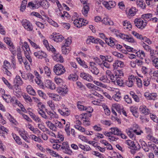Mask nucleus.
Segmentation results:
<instances>
[{
    "label": "nucleus",
    "mask_w": 158,
    "mask_h": 158,
    "mask_svg": "<svg viewBox=\"0 0 158 158\" xmlns=\"http://www.w3.org/2000/svg\"><path fill=\"white\" fill-rule=\"evenodd\" d=\"M22 44L21 48L24 51L25 56L31 64L32 62V60L30 55L31 52L29 45L26 42H24L23 43H22Z\"/></svg>",
    "instance_id": "1"
},
{
    "label": "nucleus",
    "mask_w": 158,
    "mask_h": 158,
    "mask_svg": "<svg viewBox=\"0 0 158 158\" xmlns=\"http://www.w3.org/2000/svg\"><path fill=\"white\" fill-rule=\"evenodd\" d=\"M47 126L50 128L54 131L56 130L57 128H61L63 127V126L60 122L56 120L54 124H53L51 122L47 121L46 123Z\"/></svg>",
    "instance_id": "2"
},
{
    "label": "nucleus",
    "mask_w": 158,
    "mask_h": 158,
    "mask_svg": "<svg viewBox=\"0 0 158 158\" xmlns=\"http://www.w3.org/2000/svg\"><path fill=\"white\" fill-rule=\"evenodd\" d=\"M53 71L56 75H60L65 73L66 70L62 65L58 64L54 66Z\"/></svg>",
    "instance_id": "3"
},
{
    "label": "nucleus",
    "mask_w": 158,
    "mask_h": 158,
    "mask_svg": "<svg viewBox=\"0 0 158 158\" xmlns=\"http://www.w3.org/2000/svg\"><path fill=\"white\" fill-rule=\"evenodd\" d=\"M134 23L135 26L138 28L143 29L147 25V22H145L141 18H136L134 20Z\"/></svg>",
    "instance_id": "4"
},
{
    "label": "nucleus",
    "mask_w": 158,
    "mask_h": 158,
    "mask_svg": "<svg viewBox=\"0 0 158 158\" xmlns=\"http://www.w3.org/2000/svg\"><path fill=\"white\" fill-rule=\"evenodd\" d=\"M45 86L52 90L56 88L55 84L51 81L47 80L44 85L42 80H40V87L44 89Z\"/></svg>",
    "instance_id": "5"
},
{
    "label": "nucleus",
    "mask_w": 158,
    "mask_h": 158,
    "mask_svg": "<svg viewBox=\"0 0 158 158\" xmlns=\"http://www.w3.org/2000/svg\"><path fill=\"white\" fill-rule=\"evenodd\" d=\"M89 67L88 68L89 70L95 75H97L99 73V71L98 69L95 66L96 64L93 62H89Z\"/></svg>",
    "instance_id": "6"
},
{
    "label": "nucleus",
    "mask_w": 158,
    "mask_h": 158,
    "mask_svg": "<svg viewBox=\"0 0 158 158\" xmlns=\"http://www.w3.org/2000/svg\"><path fill=\"white\" fill-rule=\"evenodd\" d=\"M72 20L73 21V23L75 26L77 27L80 28L82 26L85 25V23H87V22L86 20H85L82 19H79V20L78 19H74L73 18H72Z\"/></svg>",
    "instance_id": "7"
},
{
    "label": "nucleus",
    "mask_w": 158,
    "mask_h": 158,
    "mask_svg": "<svg viewBox=\"0 0 158 158\" xmlns=\"http://www.w3.org/2000/svg\"><path fill=\"white\" fill-rule=\"evenodd\" d=\"M111 133L114 135H120L123 139H126L127 136L124 134H123L121 131L117 127L111 128Z\"/></svg>",
    "instance_id": "8"
},
{
    "label": "nucleus",
    "mask_w": 158,
    "mask_h": 158,
    "mask_svg": "<svg viewBox=\"0 0 158 158\" xmlns=\"http://www.w3.org/2000/svg\"><path fill=\"white\" fill-rule=\"evenodd\" d=\"M80 77L84 80L89 82L93 81V78L91 75L84 72H82L80 74Z\"/></svg>",
    "instance_id": "9"
},
{
    "label": "nucleus",
    "mask_w": 158,
    "mask_h": 158,
    "mask_svg": "<svg viewBox=\"0 0 158 158\" xmlns=\"http://www.w3.org/2000/svg\"><path fill=\"white\" fill-rule=\"evenodd\" d=\"M50 38L57 42H61L64 38L61 35L53 33L50 36Z\"/></svg>",
    "instance_id": "10"
},
{
    "label": "nucleus",
    "mask_w": 158,
    "mask_h": 158,
    "mask_svg": "<svg viewBox=\"0 0 158 158\" xmlns=\"http://www.w3.org/2000/svg\"><path fill=\"white\" fill-rule=\"evenodd\" d=\"M136 78L131 75L128 77V80L125 82L126 85L129 87H132L134 85V82H136Z\"/></svg>",
    "instance_id": "11"
},
{
    "label": "nucleus",
    "mask_w": 158,
    "mask_h": 158,
    "mask_svg": "<svg viewBox=\"0 0 158 158\" xmlns=\"http://www.w3.org/2000/svg\"><path fill=\"white\" fill-rule=\"evenodd\" d=\"M109 1H104L103 2V5L108 10H110L111 8L114 7L116 4L114 1L108 0Z\"/></svg>",
    "instance_id": "12"
},
{
    "label": "nucleus",
    "mask_w": 158,
    "mask_h": 158,
    "mask_svg": "<svg viewBox=\"0 0 158 158\" xmlns=\"http://www.w3.org/2000/svg\"><path fill=\"white\" fill-rule=\"evenodd\" d=\"M22 23L24 27L28 31H31L32 27L31 23L26 19H23L22 21Z\"/></svg>",
    "instance_id": "13"
},
{
    "label": "nucleus",
    "mask_w": 158,
    "mask_h": 158,
    "mask_svg": "<svg viewBox=\"0 0 158 158\" xmlns=\"http://www.w3.org/2000/svg\"><path fill=\"white\" fill-rule=\"evenodd\" d=\"M42 42L43 44L48 50L51 51L53 52L55 51V48L51 45H49L47 40L43 39Z\"/></svg>",
    "instance_id": "14"
},
{
    "label": "nucleus",
    "mask_w": 158,
    "mask_h": 158,
    "mask_svg": "<svg viewBox=\"0 0 158 158\" xmlns=\"http://www.w3.org/2000/svg\"><path fill=\"white\" fill-rule=\"evenodd\" d=\"M131 130L133 131L134 133H135L137 135H140L141 133H143L142 131H137V129H131L129 130H126V132L127 135L129 136L130 138H134V134L133 132L131 131Z\"/></svg>",
    "instance_id": "15"
},
{
    "label": "nucleus",
    "mask_w": 158,
    "mask_h": 158,
    "mask_svg": "<svg viewBox=\"0 0 158 158\" xmlns=\"http://www.w3.org/2000/svg\"><path fill=\"white\" fill-rule=\"evenodd\" d=\"M17 130L22 137L27 142L29 143L28 138L26 135V133L24 130L22 128H17Z\"/></svg>",
    "instance_id": "16"
},
{
    "label": "nucleus",
    "mask_w": 158,
    "mask_h": 158,
    "mask_svg": "<svg viewBox=\"0 0 158 158\" xmlns=\"http://www.w3.org/2000/svg\"><path fill=\"white\" fill-rule=\"evenodd\" d=\"M14 82L15 84V87H16L18 89V86L21 85L23 84V81L21 79L19 75H17L15 78Z\"/></svg>",
    "instance_id": "17"
},
{
    "label": "nucleus",
    "mask_w": 158,
    "mask_h": 158,
    "mask_svg": "<svg viewBox=\"0 0 158 158\" xmlns=\"http://www.w3.org/2000/svg\"><path fill=\"white\" fill-rule=\"evenodd\" d=\"M113 66L114 69H117L118 67L123 68L124 66V63L121 61L116 60L113 63Z\"/></svg>",
    "instance_id": "18"
},
{
    "label": "nucleus",
    "mask_w": 158,
    "mask_h": 158,
    "mask_svg": "<svg viewBox=\"0 0 158 158\" xmlns=\"http://www.w3.org/2000/svg\"><path fill=\"white\" fill-rule=\"evenodd\" d=\"M137 10L135 7H132L129 9L128 11H126V14L128 16H133L135 15Z\"/></svg>",
    "instance_id": "19"
},
{
    "label": "nucleus",
    "mask_w": 158,
    "mask_h": 158,
    "mask_svg": "<svg viewBox=\"0 0 158 158\" xmlns=\"http://www.w3.org/2000/svg\"><path fill=\"white\" fill-rule=\"evenodd\" d=\"M39 1H35L34 2H29L28 3L27 6L33 9L38 8L39 7Z\"/></svg>",
    "instance_id": "20"
},
{
    "label": "nucleus",
    "mask_w": 158,
    "mask_h": 158,
    "mask_svg": "<svg viewBox=\"0 0 158 158\" xmlns=\"http://www.w3.org/2000/svg\"><path fill=\"white\" fill-rule=\"evenodd\" d=\"M106 43L111 47L115 48L114 45L117 43L116 41L113 38L110 37L109 38L106 39Z\"/></svg>",
    "instance_id": "21"
},
{
    "label": "nucleus",
    "mask_w": 158,
    "mask_h": 158,
    "mask_svg": "<svg viewBox=\"0 0 158 158\" xmlns=\"http://www.w3.org/2000/svg\"><path fill=\"white\" fill-rule=\"evenodd\" d=\"M53 58L54 60L60 63H63L64 61V58L62 56L59 54H55L53 56Z\"/></svg>",
    "instance_id": "22"
},
{
    "label": "nucleus",
    "mask_w": 158,
    "mask_h": 158,
    "mask_svg": "<svg viewBox=\"0 0 158 158\" xmlns=\"http://www.w3.org/2000/svg\"><path fill=\"white\" fill-rule=\"evenodd\" d=\"M144 96L148 100H154L157 97V94L156 93L148 94L147 93L145 94Z\"/></svg>",
    "instance_id": "23"
},
{
    "label": "nucleus",
    "mask_w": 158,
    "mask_h": 158,
    "mask_svg": "<svg viewBox=\"0 0 158 158\" xmlns=\"http://www.w3.org/2000/svg\"><path fill=\"white\" fill-rule=\"evenodd\" d=\"M139 109L140 112L146 115L148 114L150 112L149 110L144 105L140 106Z\"/></svg>",
    "instance_id": "24"
},
{
    "label": "nucleus",
    "mask_w": 158,
    "mask_h": 158,
    "mask_svg": "<svg viewBox=\"0 0 158 158\" xmlns=\"http://www.w3.org/2000/svg\"><path fill=\"white\" fill-rule=\"evenodd\" d=\"M118 91H115V94L112 96V98L115 101L118 102L121 100V94L118 90Z\"/></svg>",
    "instance_id": "25"
},
{
    "label": "nucleus",
    "mask_w": 158,
    "mask_h": 158,
    "mask_svg": "<svg viewBox=\"0 0 158 158\" xmlns=\"http://www.w3.org/2000/svg\"><path fill=\"white\" fill-rule=\"evenodd\" d=\"M48 95L49 97L55 101H59L61 98L60 96L56 94L49 93L48 94Z\"/></svg>",
    "instance_id": "26"
},
{
    "label": "nucleus",
    "mask_w": 158,
    "mask_h": 158,
    "mask_svg": "<svg viewBox=\"0 0 158 158\" xmlns=\"http://www.w3.org/2000/svg\"><path fill=\"white\" fill-rule=\"evenodd\" d=\"M114 73L116 78H121V77L124 76V73L121 70H116L114 71Z\"/></svg>",
    "instance_id": "27"
},
{
    "label": "nucleus",
    "mask_w": 158,
    "mask_h": 158,
    "mask_svg": "<svg viewBox=\"0 0 158 158\" xmlns=\"http://www.w3.org/2000/svg\"><path fill=\"white\" fill-rule=\"evenodd\" d=\"M70 48L69 47L66 46L65 45H63L61 47V51L63 54L67 55L70 52Z\"/></svg>",
    "instance_id": "28"
},
{
    "label": "nucleus",
    "mask_w": 158,
    "mask_h": 158,
    "mask_svg": "<svg viewBox=\"0 0 158 158\" xmlns=\"http://www.w3.org/2000/svg\"><path fill=\"white\" fill-rule=\"evenodd\" d=\"M48 56L46 53L43 51H41L40 52V59L44 60L46 62L49 61V60L47 58Z\"/></svg>",
    "instance_id": "29"
},
{
    "label": "nucleus",
    "mask_w": 158,
    "mask_h": 158,
    "mask_svg": "<svg viewBox=\"0 0 158 158\" xmlns=\"http://www.w3.org/2000/svg\"><path fill=\"white\" fill-rule=\"evenodd\" d=\"M26 89L27 92L29 94L33 96L35 95V92L31 85H28Z\"/></svg>",
    "instance_id": "30"
},
{
    "label": "nucleus",
    "mask_w": 158,
    "mask_h": 158,
    "mask_svg": "<svg viewBox=\"0 0 158 158\" xmlns=\"http://www.w3.org/2000/svg\"><path fill=\"white\" fill-rule=\"evenodd\" d=\"M102 21L103 23L107 25H111L113 24V22L107 17L104 18Z\"/></svg>",
    "instance_id": "31"
},
{
    "label": "nucleus",
    "mask_w": 158,
    "mask_h": 158,
    "mask_svg": "<svg viewBox=\"0 0 158 158\" xmlns=\"http://www.w3.org/2000/svg\"><path fill=\"white\" fill-rule=\"evenodd\" d=\"M99 64L104 70L106 69L105 68H107L108 69H110V64L106 61H102V63H99Z\"/></svg>",
    "instance_id": "32"
},
{
    "label": "nucleus",
    "mask_w": 158,
    "mask_h": 158,
    "mask_svg": "<svg viewBox=\"0 0 158 158\" xmlns=\"http://www.w3.org/2000/svg\"><path fill=\"white\" fill-rule=\"evenodd\" d=\"M57 91L60 94L62 95H64L66 94L68 91L67 88H63L61 87H59L57 89Z\"/></svg>",
    "instance_id": "33"
},
{
    "label": "nucleus",
    "mask_w": 158,
    "mask_h": 158,
    "mask_svg": "<svg viewBox=\"0 0 158 158\" xmlns=\"http://www.w3.org/2000/svg\"><path fill=\"white\" fill-rule=\"evenodd\" d=\"M40 6L43 8L47 9L49 7L47 1V0H40Z\"/></svg>",
    "instance_id": "34"
},
{
    "label": "nucleus",
    "mask_w": 158,
    "mask_h": 158,
    "mask_svg": "<svg viewBox=\"0 0 158 158\" xmlns=\"http://www.w3.org/2000/svg\"><path fill=\"white\" fill-rule=\"evenodd\" d=\"M89 10V7L88 5L86 4L85 5H84L82 10V14L84 16H86Z\"/></svg>",
    "instance_id": "35"
},
{
    "label": "nucleus",
    "mask_w": 158,
    "mask_h": 158,
    "mask_svg": "<svg viewBox=\"0 0 158 158\" xmlns=\"http://www.w3.org/2000/svg\"><path fill=\"white\" fill-rule=\"evenodd\" d=\"M152 17V14L150 13L144 14L142 15V18L143 19L145 22H147L148 20H150Z\"/></svg>",
    "instance_id": "36"
},
{
    "label": "nucleus",
    "mask_w": 158,
    "mask_h": 158,
    "mask_svg": "<svg viewBox=\"0 0 158 158\" xmlns=\"http://www.w3.org/2000/svg\"><path fill=\"white\" fill-rule=\"evenodd\" d=\"M76 60L78 63L84 68H88V66L86 64L84 60H82L80 58H77Z\"/></svg>",
    "instance_id": "37"
},
{
    "label": "nucleus",
    "mask_w": 158,
    "mask_h": 158,
    "mask_svg": "<svg viewBox=\"0 0 158 158\" xmlns=\"http://www.w3.org/2000/svg\"><path fill=\"white\" fill-rule=\"evenodd\" d=\"M137 108L136 107H131L130 108V110L132 113L133 115L136 118L139 116L138 113L137 111Z\"/></svg>",
    "instance_id": "38"
},
{
    "label": "nucleus",
    "mask_w": 158,
    "mask_h": 158,
    "mask_svg": "<svg viewBox=\"0 0 158 158\" xmlns=\"http://www.w3.org/2000/svg\"><path fill=\"white\" fill-rule=\"evenodd\" d=\"M11 65L10 63L7 60L4 61L3 65L2 67V70L5 69H9Z\"/></svg>",
    "instance_id": "39"
},
{
    "label": "nucleus",
    "mask_w": 158,
    "mask_h": 158,
    "mask_svg": "<svg viewBox=\"0 0 158 158\" xmlns=\"http://www.w3.org/2000/svg\"><path fill=\"white\" fill-rule=\"evenodd\" d=\"M136 4L138 6L142 9H144L145 8V4L143 3V0H137Z\"/></svg>",
    "instance_id": "40"
},
{
    "label": "nucleus",
    "mask_w": 158,
    "mask_h": 158,
    "mask_svg": "<svg viewBox=\"0 0 158 158\" xmlns=\"http://www.w3.org/2000/svg\"><path fill=\"white\" fill-rule=\"evenodd\" d=\"M41 127H40V128H41ZM40 129H41V131H43V132H44V133H42L41 134V136L42 138L44 140H46L48 139V136L46 135V133H47V132L46 131V130L45 128L44 129H41L40 128Z\"/></svg>",
    "instance_id": "41"
},
{
    "label": "nucleus",
    "mask_w": 158,
    "mask_h": 158,
    "mask_svg": "<svg viewBox=\"0 0 158 158\" xmlns=\"http://www.w3.org/2000/svg\"><path fill=\"white\" fill-rule=\"evenodd\" d=\"M2 80L5 83V84L6 85L7 87L10 89H12L13 86L12 85L9 83L8 80L4 77H2Z\"/></svg>",
    "instance_id": "42"
},
{
    "label": "nucleus",
    "mask_w": 158,
    "mask_h": 158,
    "mask_svg": "<svg viewBox=\"0 0 158 158\" xmlns=\"http://www.w3.org/2000/svg\"><path fill=\"white\" fill-rule=\"evenodd\" d=\"M96 39H95L94 38L91 36H89L86 40V42L87 44H90L91 43H97L96 41Z\"/></svg>",
    "instance_id": "43"
},
{
    "label": "nucleus",
    "mask_w": 158,
    "mask_h": 158,
    "mask_svg": "<svg viewBox=\"0 0 158 158\" xmlns=\"http://www.w3.org/2000/svg\"><path fill=\"white\" fill-rule=\"evenodd\" d=\"M13 136L16 143L19 145H21L22 143V141L19 136L15 134H13Z\"/></svg>",
    "instance_id": "44"
},
{
    "label": "nucleus",
    "mask_w": 158,
    "mask_h": 158,
    "mask_svg": "<svg viewBox=\"0 0 158 158\" xmlns=\"http://www.w3.org/2000/svg\"><path fill=\"white\" fill-rule=\"evenodd\" d=\"M23 96L25 101L27 102H32V100L31 97L28 94L24 93L23 94Z\"/></svg>",
    "instance_id": "45"
},
{
    "label": "nucleus",
    "mask_w": 158,
    "mask_h": 158,
    "mask_svg": "<svg viewBox=\"0 0 158 158\" xmlns=\"http://www.w3.org/2000/svg\"><path fill=\"white\" fill-rule=\"evenodd\" d=\"M123 25L125 28L130 29L131 28L132 25L129 22H127V21H124Z\"/></svg>",
    "instance_id": "46"
},
{
    "label": "nucleus",
    "mask_w": 158,
    "mask_h": 158,
    "mask_svg": "<svg viewBox=\"0 0 158 158\" xmlns=\"http://www.w3.org/2000/svg\"><path fill=\"white\" fill-rule=\"evenodd\" d=\"M47 152L49 153L51 155L55 157H57L59 155L56 152L53 151V150L49 148H47Z\"/></svg>",
    "instance_id": "47"
},
{
    "label": "nucleus",
    "mask_w": 158,
    "mask_h": 158,
    "mask_svg": "<svg viewBox=\"0 0 158 158\" xmlns=\"http://www.w3.org/2000/svg\"><path fill=\"white\" fill-rule=\"evenodd\" d=\"M15 103L16 105L20 107L21 110L22 111L24 112H25L26 111V110L24 108L23 106L20 102L19 101L16 100H15Z\"/></svg>",
    "instance_id": "48"
},
{
    "label": "nucleus",
    "mask_w": 158,
    "mask_h": 158,
    "mask_svg": "<svg viewBox=\"0 0 158 158\" xmlns=\"http://www.w3.org/2000/svg\"><path fill=\"white\" fill-rule=\"evenodd\" d=\"M17 88L14 87V91L15 92V95L17 97L19 98L21 97L22 94V93L20 89L18 90Z\"/></svg>",
    "instance_id": "49"
},
{
    "label": "nucleus",
    "mask_w": 158,
    "mask_h": 158,
    "mask_svg": "<svg viewBox=\"0 0 158 158\" xmlns=\"http://www.w3.org/2000/svg\"><path fill=\"white\" fill-rule=\"evenodd\" d=\"M112 107L116 109L117 111L120 112L121 111L122 108L121 105L118 104H114L113 105Z\"/></svg>",
    "instance_id": "50"
},
{
    "label": "nucleus",
    "mask_w": 158,
    "mask_h": 158,
    "mask_svg": "<svg viewBox=\"0 0 158 158\" xmlns=\"http://www.w3.org/2000/svg\"><path fill=\"white\" fill-rule=\"evenodd\" d=\"M48 113L51 118H58V115L56 114V113L54 112H51V111H48Z\"/></svg>",
    "instance_id": "51"
},
{
    "label": "nucleus",
    "mask_w": 158,
    "mask_h": 158,
    "mask_svg": "<svg viewBox=\"0 0 158 158\" xmlns=\"http://www.w3.org/2000/svg\"><path fill=\"white\" fill-rule=\"evenodd\" d=\"M77 106L79 110H85L86 106L82 105V103L81 102H77Z\"/></svg>",
    "instance_id": "52"
},
{
    "label": "nucleus",
    "mask_w": 158,
    "mask_h": 158,
    "mask_svg": "<svg viewBox=\"0 0 158 158\" xmlns=\"http://www.w3.org/2000/svg\"><path fill=\"white\" fill-rule=\"evenodd\" d=\"M93 81L95 84L98 86L104 88H106V85L102 83L101 82L96 81Z\"/></svg>",
    "instance_id": "53"
},
{
    "label": "nucleus",
    "mask_w": 158,
    "mask_h": 158,
    "mask_svg": "<svg viewBox=\"0 0 158 158\" xmlns=\"http://www.w3.org/2000/svg\"><path fill=\"white\" fill-rule=\"evenodd\" d=\"M77 86L82 90H85L86 88L82 83L79 81H77L76 82Z\"/></svg>",
    "instance_id": "54"
},
{
    "label": "nucleus",
    "mask_w": 158,
    "mask_h": 158,
    "mask_svg": "<svg viewBox=\"0 0 158 158\" xmlns=\"http://www.w3.org/2000/svg\"><path fill=\"white\" fill-rule=\"evenodd\" d=\"M131 33L137 38L140 40H142V38H143V37L142 35L139 34L138 33H137L135 31H132Z\"/></svg>",
    "instance_id": "55"
},
{
    "label": "nucleus",
    "mask_w": 158,
    "mask_h": 158,
    "mask_svg": "<svg viewBox=\"0 0 158 158\" xmlns=\"http://www.w3.org/2000/svg\"><path fill=\"white\" fill-rule=\"evenodd\" d=\"M99 80L104 82H108L109 81L106 75L101 76L99 78Z\"/></svg>",
    "instance_id": "56"
},
{
    "label": "nucleus",
    "mask_w": 158,
    "mask_h": 158,
    "mask_svg": "<svg viewBox=\"0 0 158 158\" xmlns=\"http://www.w3.org/2000/svg\"><path fill=\"white\" fill-rule=\"evenodd\" d=\"M70 123L69 122H67L65 126V130L66 132L68 135L69 136L70 135L69 131Z\"/></svg>",
    "instance_id": "57"
},
{
    "label": "nucleus",
    "mask_w": 158,
    "mask_h": 158,
    "mask_svg": "<svg viewBox=\"0 0 158 158\" xmlns=\"http://www.w3.org/2000/svg\"><path fill=\"white\" fill-rule=\"evenodd\" d=\"M150 79L148 77H145L143 80V85L144 86H148L149 84Z\"/></svg>",
    "instance_id": "58"
},
{
    "label": "nucleus",
    "mask_w": 158,
    "mask_h": 158,
    "mask_svg": "<svg viewBox=\"0 0 158 158\" xmlns=\"http://www.w3.org/2000/svg\"><path fill=\"white\" fill-rule=\"evenodd\" d=\"M25 0H23L21 3L20 10L22 12H23L26 8L27 3H25Z\"/></svg>",
    "instance_id": "59"
},
{
    "label": "nucleus",
    "mask_w": 158,
    "mask_h": 158,
    "mask_svg": "<svg viewBox=\"0 0 158 158\" xmlns=\"http://www.w3.org/2000/svg\"><path fill=\"white\" fill-rule=\"evenodd\" d=\"M131 148L135 150H138L140 149V146L138 143H136L135 144L134 143Z\"/></svg>",
    "instance_id": "60"
},
{
    "label": "nucleus",
    "mask_w": 158,
    "mask_h": 158,
    "mask_svg": "<svg viewBox=\"0 0 158 158\" xmlns=\"http://www.w3.org/2000/svg\"><path fill=\"white\" fill-rule=\"evenodd\" d=\"M44 70L45 72V74L48 76H49L51 74V72L50 69L48 67L45 66L44 67Z\"/></svg>",
    "instance_id": "61"
},
{
    "label": "nucleus",
    "mask_w": 158,
    "mask_h": 158,
    "mask_svg": "<svg viewBox=\"0 0 158 158\" xmlns=\"http://www.w3.org/2000/svg\"><path fill=\"white\" fill-rule=\"evenodd\" d=\"M116 82L118 85L119 86H122L124 84L123 80L121 78H116Z\"/></svg>",
    "instance_id": "62"
},
{
    "label": "nucleus",
    "mask_w": 158,
    "mask_h": 158,
    "mask_svg": "<svg viewBox=\"0 0 158 158\" xmlns=\"http://www.w3.org/2000/svg\"><path fill=\"white\" fill-rule=\"evenodd\" d=\"M55 81L56 84L58 85L62 84L63 82V81L61 79L56 77L55 78Z\"/></svg>",
    "instance_id": "63"
},
{
    "label": "nucleus",
    "mask_w": 158,
    "mask_h": 158,
    "mask_svg": "<svg viewBox=\"0 0 158 158\" xmlns=\"http://www.w3.org/2000/svg\"><path fill=\"white\" fill-rule=\"evenodd\" d=\"M153 65L156 68L158 69V58H156L152 60Z\"/></svg>",
    "instance_id": "64"
}]
</instances>
